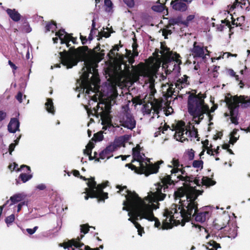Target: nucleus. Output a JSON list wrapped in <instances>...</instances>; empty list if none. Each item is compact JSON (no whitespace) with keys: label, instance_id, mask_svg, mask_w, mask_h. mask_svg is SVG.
<instances>
[{"label":"nucleus","instance_id":"nucleus-1","mask_svg":"<svg viewBox=\"0 0 250 250\" xmlns=\"http://www.w3.org/2000/svg\"><path fill=\"white\" fill-rule=\"evenodd\" d=\"M172 165L168 167H173L171 170V175L174 180V183L179 181H184V185L187 187L184 191L178 193L180 205H172L170 210L167 209L163 214L162 229H163L170 228L172 224L180 223L183 220L189 221L193 218L196 222L203 223L208 219L210 213L208 211L198 210V203L196 201L198 196L202 194L203 190L197 189L195 186L207 188L214 185L216 182L208 177H202L201 179L193 176H188L183 168L178 159L174 158L171 161Z\"/></svg>","mask_w":250,"mask_h":250},{"label":"nucleus","instance_id":"nucleus-2","mask_svg":"<svg viewBox=\"0 0 250 250\" xmlns=\"http://www.w3.org/2000/svg\"><path fill=\"white\" fill-rule=\"evenodd\" d=\"M161 182L155 184V191L152 193L151 197L146 201V203H140L136 208V219H145L148 221H155V227L159 228L161 223L159 219L154 216L153 210L159 208V201L164 200L166 197V192L169 188H172L174 185V180L172 176L167 174L161 175Z\"/></svg>","mask_w":250,"mask_h":250},{"label":"nucleus","instance_id":"nucleus-3","mask_svg":"<svg viewBox=\"0 0 250 250\" xmlns=\"http://www.w3.org/2000/svg\"><path fill=\"white\" fill-rule=\"evenodd\" d=\"M89 51L87 46L79 47L77 49L70 47L68 51L63 50L59 54L62 63L67 69L77 65L79 62H84L82 71L83 77L87 81L89 74L95 73V67L97 65L92 61H85L89 55Z\"/></svg>","mask_w":250,"mask_h":250},{"label":"nucleus","instance_id":"nucleus-4","mask_svg":"<svg viewBox=\"0 0 250 250\" xmlns=\"http://www.w3.org/2000/svg\"><path fill=\"white\" fill-rule=\"evenodd\" d=\"M187 101L188 111L195 119L196 124H199L204 119V114H208L209 106L205 103L206 95L201 92L196 94L189 92Z\"/></svg>","mask_w":250,"mask_h":250},{"label":"nucleus","instance_id":"nucleus-5","mask_svg":"<svg viewBox=\"0 0 250 250\" xmlns=\"http://www.w3.org/2000/svg\"><path fill=\"white\" fill-rule=\"evenodd\" d=\"M132 155L133 161L132 162L136 161L139 162L140 168L129 164H126L125 167H128L131 170H135L136 173H144L146 176H148L150 174L157 173L159 168V165L164 162L163 161H161L158 162L157 164H153L149 162L147 158H144L145 155L144 154L141 155L140 151L135 148L132 149Z\"/></svg>","mask_w":250,"mask_h":250},{"label":"nucleus","instance_id":"nucleus-6","mask_svg":"<svg viewBox=\"0 0 250 250\" xmlns=\"http://www.w3.org/2000/svg\"><path fill=\"white\" fill-rule=\"evenodd\" d=\"M116 188L119 189L118 192L124 196L125 198V200L123 202V205L125 207H123V209L129 211V209H127L126 207L130 206L135 213H136V208H137L138 206L140 205V203H146V201L148 200L151 197L152 193H153V192H151L147 196L142 198L135 192H132L131 191L128 190L126 186L118 185L116 186Z\"/></svg>","mask_w":250,"mask_h":250},{"label":"nucleus","instance_id":"nucleus-7","mask_svg":"<svg viewBox=\"0 0 250 250\" xmlns=\"http://www.w3.org/2000/svg\"><path fill=\"white\" fill-rule=\"evenodd\" d=\"M180 55L177 53L171 54L163 64V67L165 69L166 74L171 73L178 75L180 72V64L182 62L179 59Z\"/></svg>","mask_w":250,"mask_h":250},{"label":"nucleus","instance_id":"nucleus-8","mask_svg":"<svg viewBox=\"0 0 250 250\" xmlns=\"http://www.w3.org/2000/svg\"><path fill=\"white\" fill-rule=\"evenodd\" d=\"M120 124L115 123L113 124L114 127L123 126L127 129L132 130L136 127V121L133 115L129 109L122 112L119 116Z\"/></svg>","mask_w":250,"mask_h":250},{"label":"nucleus","instance_id":"nucleus-9","mask_svg":"<svg viewBox=\"0 0 250 250\" xmlns=\"http://www.w3.org/2000/svg\"><path fill=\"white\" fill-rule=\"evenodd\" d=\"M126 141L125 136L116 138L113 142L110 143L99 153V158L101 159H109L113 156L112 153L123 146Z\"/></svg>","mask_w":250,"mask_h":250},{"label":"nucleus","instance_id":"nucleus-10","mask_svg":"<svg viewBox=\"0 0 250 250\" xmlns=\"http://www.w3.org/2000/svg\"><path fill=\"white\" fill-rule=\"evenodd\" d=\"M81 179L84 181L88 180L87 185L88 188L89 192L91 195V197H98L101 194L104 195L105 198H108V193L103 191V188L107 186V185H104L102 184L97 185L95 181L94 177H90V178H86L83 176H80Z\"/></svg>","mask_w":250,"mask_h":250},{"label":"nucleus","instance_id":"nucleus-11","mask_svg":"<svg viewBox=\"0 0 250 250\" xmlns=\"http://www.w3.org/2000/svg\"><path fill=\"white\" fill-rule=\"evenodd\" d=\"M217 220H215L213 222L212 226L208 228L205 229L203 227L200 225L195 226V227H198L200 230H201L202 229H204L205 231L208 234L206 236V239H208L209 237L211 236L212 237L215 238L216 237L217 239L218 238V237H220L221 238V236H220V234L217 235V233L219 230H222L224 229H225V230H227L228 228L227 226L223 225H219L218 223L216 222Z\"/></svg>","mask_w":250,"mask_h":250},{"label":"nucleus","instance_id":"nucleus-12","mask_svg":"<svg viewBox=\"0 0 250 250\" xmlns=\"http://www.w3.org/2000/svg\"><path fill=\"white\" fill-rule=\"evenodd\" d=\"M57 37L53 38V41L54 43H57L58 39L61 41V44H65L67 47H69L70 44L69 42L72 41L73 43H76L77 39L71 36L70 34L66 33L64 29H61L59 31L56 32Z\"/></svg>","mask_w":250,"mask_h":250},{"label":"nucleus","instance_id":"nucleus-13","mask_svg":"<svg viewBox=\"0 0 250 250\" xmlns=\"http://www.w3.org/2000/svg\"><path fill=\"white\" fill-rule=\"evenodd\" d=\"M227 104L230 111L231 123L235 125H238V108L239 104L237 103L236 101L232 97L227 100Z\"/></svg>","mask_w":250,"mask_h":250},{"label":"nucleus","instance_id":"nucleus-14","mask_svg":"<svg viewBox=\"0 0 250 250\" xmlns=\"http://www.w3.org/2000/svg\"><path fill=\"white\" fill-rule=\"evenodd\" d=\"M190 128L191 126L190 125L187 126L186 125L185 123L182 122L176 130L174 135L175 138L178 141L180 140L181 142H183L182 139L185 140L187 138L185 135L186 137H189V135L191 134V133L190 132Z\"/></svg>","mask_w":250,"mask_h":250},{"label":"nucleus","instance_id":"nucleus-15","mask_svg":"<svg viewBox=\"0 0 250 250\" xmlns=\"http://www.w3.org/2000/svg\"><path fill=\"white\" fill-rule=\"evenodd\" d=\"M191 51L194 58H202L203 59H205L206 56L208 55L207 54H205V51L208 53H209L207 47H204L203 44H198L197 42H194L193 46L191 49Z\"/></svg>","mask_w":250,"mask_h":250},{"label":"nucleus","instance_id":"nucleus-16","mask_svg":"<svg viewBox=\"0 0 250 250\" xmlns=\"http://www.w3.org/2000/svg\"><path fill=\"white\" fill-rule=\"evenodd\" d=\"M83 236V234H81L80 237H78L77 239H73L66 244H60L59 246L63 247L64 249H67L68 250H74L73 246L79 248L80 250H83L84 244L80 242L81 239Z\"/></svg>","mask_w":250,"mask_h":250},{"label":"nucleus","instance_id":"nucleus-17","mask_svg":"<svg viewBox=\"0 0 250 250\" xmlns=\"http://www.w3.org/2000/svg\"><path fill=\"white\" fill-rule=\"evenodd\" d=\"M129 208L130 211L128 213V216L130 217L128 219V220L131 222L136 227V228L138 229V234L140 236L142 235V233H144V228L142 227L139 223L136 222V221L140 220L141 219H136V214L135 213L134 211L133 210L131 207L127 206Z\"/></svg>","mask_w":250,"mask_h":250},{"label":"nucleus","instance_id":"nucleus-18","mask_svg":"<svg viewBox=\"0 0 250 250\" xmlns=\"http://www.w3.org/2000/svg\"><path fill=\"white\" fill-rule=\"evenodd\" d=\"M26 196V195L23 192L16 193L10 197L9 200H7L3 205V207H5L8 204L9 206H11L18 203L23 202L24 201Z\"/></svg>","mask_w":250,"mask_h":250},{"label":"nucleus","instance_id":"nucleus-19","mask_svg":"<svg viewBox=\"0 0 250 250\" xmlns=\"http://www.w3.org/2000/svg\"><path fill=\"white\" fill-rule=\"evenodd\" d=\"M20 125V122L17 118H11L7 126L8 131L14 133L16 131H19Z\"/></svg>","mask_w":250,"mask_h":250},{"label":"nucleus","instance_id":"nucleus-20","mask_svg":"<svg viewBox=\"0 0 250 250\" xmlns=\"http://www.w3.org/2000/svg\"><path fill=\"white\" fill-rule=\"evenodd\" d=\"M238 104H241L242 107L247 108L250 106V96H240L232 97Z\"/></svg>","mask_w":250,"mask_h":250},{"label":"nucleus","instance_id":"nucleus-21","mask_svg":"<svg viewBox=\"0 0 250 250\" xmlns=\"http://www.w3.org/2000/svg\"><path fill=\"white\" fill-rule=\"evenodd\" d=\"M171 4L172 6L173 9L175 10L184 12L187 9V4L181 0H175L172 1Z\"/></svg>","mask_w":250,"mask_h":250},{"label":"nucleus","instance_id":"nucleus-22","mask_svg":"<svg viewBox=\"0 0 250 250\" xmlns=\"http://www.w3.org/2000/svg\"><path fill=\"white\" fill-rule=\"evenodd\" d=\"M24 168L26 169L25 171L27 172L28 174L26 173H22L20 175L19 178L20 179L23 183H25L32 178V174H29V173L31 172V169L29 166L22 165L21 167V169L24 170Z\"/></svg>","mask_w":250,"mask_h":250},{"label":"nucleus","instance_id":"nucleus-23","mask_svg":"<svg viewBox=\"0 0 250 250\" xmlns=\"http://www.w3.org/2000/svg\"><path fill=\"white\" fill-rule=\"evenodd\" d=\"M6 13L10 18L14 21H19L21 18V15L15 9L8 8L6 10Z\"/></svg>","mask_w":250,"mask_h":250},{"label":"nucleus","instance_id":"nucleus-24","mask_svg":"<svg viewBox=\"0 0 250 250\" xmlns=\"http://www.w3.org/2000/svg\"><path fill=\"white\" fill-rule=\"evenodd\" d=\"M188 77L185 75L184 78H179L175 83V87L181 90L187 85Z\"/></svg>","mask_w":250,"mask_h":250},{"label":"nucleus","instance_id":"nucleus-25","mask_svg":"<svg viewBox=\"0 0 250 250\" xmlns=\"http://www.w3.org/2000/svg\"><path fill=\"white\" fill-rule=\"evenodd\" d=\"M45 107L48 113L54 115L55 110L54 109L53 103L51 99L48 98L47 99V102L45 104Z\"/></svg>","mask_w":250,"mask_h":250},{"label":"nucleus","instance_id":"nucleus-26","mask_svg":"<svg viewBox=\"0 0 250 250\" xmlns=\"http://www.w3.org/2000/svg\"><path fill=\"white\" fill-rule=\"evenodd\" d=\"M206 247L208 250H217L218 248H221L220 244L213 240L207 243Z\"/></svg>","mask_w":250,"mask_h":250},{"label":"nucleus","instance_id":"nucleus-27","mask_svg":"<svg viewBox=\"0 0 250 250\" xmlns=\"http://www.w3.org/2000/svg\"><path fill=\"white\" fill-rule=\"evenodd\" d=\"M183 18L182 16H178L176 18H172L168 20V24L170 26L175 25L176 24H183Z\"/></svg>","mask_w":250,"mask_h":250},{"label":"nucleus","instance_id":"nucleus-28","mask_svg":"<svg viewBox=\"0 0 250 250\" xmlns=\"http://www.w3.org/2000/svg\"><path fill=\"white\" fill-rule=\"evenodd\" d=\"M97 108H94L93 109V110H94V113L92 112V111H89L88 110L87 111V113H88V115L89 116H96L97 117V118L99 117V116H102V113H103V112L104 111V109L103 108H102L101 109V111L100 112H98V110H99V109L100 108V106H99V104H97Z\"/></svg>","mask_w":250,"mask_h":250},{"label":"nucleus","instance_id":"nucleus-29","mask_svg":"<svg viewBox=\"0 0 250 250\" xmlns=\"http://www.w3.org/2000/svg\"><path fill=\"white\" fill-rule=\"evenodd\" d=\"M133 43L132 45V47L133 49V53L132 56L133 58H135L138 56L139 53L137 51V48L138 47V45L137 43V40L135 38L133 39Z\"/></svg>","mask_w":250,"mask_h":250},{"label":"nucleus","instance_id":"nucleus-30","mask_svg":"<svg viewBox=\"0 0 250 250\" xmlns=\"http://www.w3.org/2000/svg\"><path fill=\"white\" fill-rule=\"evenodd\" d=\"M57 28V24L55 22L48 23L45 26L46 32L52 31V32Z\"/></svg>","mask_w":250,"mask_h":250},{"label":"nucleus","instance_id":"nucleus-31","mask_svg":"<svg viewBox=\"0 0 250 250\" xmlns=\"http://www.w3.org/2000/svg\"><path fill=\"white\" fill-rule=\"evenodd\" d=\"M93 144H88L86 146V148L83 150V153L84 154H87L89 156L90 159H92L91 155L92 149L93 147Z\"/></svg>","mask_w":250,"mask_h":250},{"label":"nucleus","instance_id":"nucleus-32","mask_svg":"<svg viewBox=\"0 0 250 250\" xmlns=\"http://www.w3.org/2000/svg\"><path fill=\"white\" fill-rule=\"evenodd\" d=\"M228 237L231 238H235L237 235V229L235 227L230 228L228 231Z\"/></svg>","mask_w":250,"mask_h":250},{"label":"nucleus","instance_id":"nucleus-33","mask_svg":"<svg viewBox=\"0 0 250 250\" xmlns=\"http://www.w3.org/2000/svg\"><path fill=\"white\" fill-rule=\"evenodd\" d=\"M96 21H95V18L94 17L93 18V20L92 21V26H91V29L90 31V33L88 36V40L90 42L92 41L93 39V35H92V32L94 30H96Z\"/></svg>","mask_w":250,"mask_h":250},{"label":"nucleus","instance_id":"nucleus-34","mask_svg":"<svg viewBox=\"0 0 250 250\" xmlns=\"http://www.w3.org/2000/svg\"><path fill=\"white\" fill-rule=\"evenodd\" d=\"M15 219V215L12 214L7 217H6L5 219V222L7 226V227H9L12 223L14 221Z\"/></svg>","mask_w":250,"mask_h":250},{"label":"nucleus","instance_id":"nucleus-35","mask_svg":"<svg viewBox=\"0 0 250 250\" xmlns=\"http://www.w3.org/2000/svg\"><path fill=\"white\" fill-rule=\"evenodd\" d=\"M192 166L195 168H202L203 167V161L201 160H194L193 161Z\"/></svg>","mask_w":250,"mask_h":250},{"label":"nucleus","instance_id":"nucleus-36","mask_svg":"<svg viewBox=\"0 0 250 250\" xmlns=\"http://www.w3.org/2000/svg\"><path fill=\"white\" fill-rule=\"evenodd\" d=\"M86 190H87V194H85V196H84V199L85 200H88L89 197H90L91 198L90 196H91V195L89 193V190H88V188H86ZM105 196L104 195V194H101L99 197H96L97 198H100L101 199V200L102 201H104V200L105 199L104 197Z\"/></svg>","mask_w":250,"mask_h":250},{"label":"nucleus","instance_id":"nucleus-37","mask_svg":"<svg viewBox=\"0 0 250 250\" xmlns=\"http://www.w3.org/2000/svg\"><path fill=\"white\" fill-rule=\"evenodd\" d=\"M195 18L194 15H188L186 21H183V24L185 25L186 27H188V26L189 22L192 21Z\"/></svg>","mask_w":250,"mask_h":250},{"label":"nucleus","instance_id":"nucleus-38","mask_svg":"<svg viewBox=\"0 0 250 250\" xmlns=\"http://www.w3.org/2000/svg\"><path fill=\"white\" fill-rule=\"evenodd\" d=\"M152 9L157 12H161L164 10V7L163 5L160 4L157 5H154L152 7Z\"/></svg>","mask_w":250,"mask_h":250},{"label":"nucleus","instance_id":"nucleus-39","mask_svg":"<svg viewBox=\"0 0 250 250\" xmlns=\"http://www.w3.org/2000/svg\"><path fill=\"white\" fill-rule=\"evenodd\" d=\"M90 227L88 225H83L81 226V232L83 234L87 233L89 231Z\"/></svg>","mask_w":250,"mask_h":250},{"label":"nucleus","instance_id":"nucleus-40","mask_svg":"<svg viewBox=\"0 0 250 250\" xmlns=\"http://www.w3.org/2000/svg\"><path fill=\"white\" fill-rule=\"evenodd\" d=\"M123 1L129 8L133 7L135 4L134 0H123Z\"/></svg>","mask_w":250,"mask_h":250},{"label":"nucleus","instance_id":"nucleus-41","mask_svg":"<svg viewBox=\"0 0 250 250\" xmlns=\"http://www.w3.org/2000/svg\"><path fill=\"white\" fill-rule=\"evenodd\" d=\"M188 158L189 160H192L194 157V151L191 149L188 152Z\"/></svg>","mask_w":250,"mask_h":250},{"label":"nucleus","instance_id":"nucleus-42","mask_svg":"<svg viewBox=\"0 0 250 250\" xmlns=\"http://www.w3.org/2000/svg\"><path fill=\"white\" fill-rule=\"evenodd\" d=\"M22 30L26 33H29L31 31L32 29L28 23H26L23 25Z\"/></svg>","mask_w":250,"mask_h":250},{"label":"nucleus","instance_id":"nucleus-43","mask_svg":"<svg viewBox=\"0 0 250 250\" xmlns=\"http://www.w3.org/2000/svg\"><path fill=\"white\" fill-rule=\"evenodd\" d=\"M38 227L35 226L34 227L33 229H26V231L30 234L32 235L33 234L36 230L38 229Z\"/></svg>","mask_w":250,"mask_h":250},{"label":"nucleus","instance_id":"nucleus-44","mask_svg":"<svg viewBox=\"0 0 250 250\" xmlns=\"http://www.w3.org/2000/svg\"><path fill=\"white\" fill-rule=\"evenodd\" d=\"M27 205V203L25 201H23V202H21L18 204L17 205V212H19L21 210L22 207L24 206Z\"/></svg>","mask_w":250,"mask_h":250},{"label":"nucleus","instance_id":"nucleus-45","mask_svg":"<svg viewBox=\"0 0 250 250\" xmlns=\"http://www.w3.org/2000/svg\"><path fill=\"white\" fill-rule=\"evenodd\" d=\"M217 107L213 106L210 109H209L208 114H208H206L208 117L209 121H211L212 119V116L210 115V113L213 112L216 109Z\"/></svg>","mask_w":250,"mask_h":250},{"label":"nucleus","instance_id":"nucleus-46","mask_svg":"<svg viewBox=\"0 0 250 250\" xmlns=\"http://www.w3.org/2000/svg\"><path fill=\"white\" fill-rule=\"evenodd\" d=\"M6 116L7 114L5 112L2 110H0V122L4 120L6 118Z\"/></svg>","mask_w":250,"mask_h":250},{"label":"nucleus","instance_id":"nucleus-47","mask_svg":"<svg viewBox=\"0 0 250 250\" xmlns=\"http://www.w3.org/2000/svg\"><path fill=\"white\" fill-rule=\"evenodd\" d=\"M22 93L21 92H19L17 95L16 96V99L19 102V103H21L22 101Z\"/></svg>","mask_w":250,"mask_h":250},{"label":"nucleus","instance_id":"nucleus-48","mask_svg":"<svg viewBox=\"0 0 250 250\" xmlns=\"http://www.w3.org/2000/svg\"><path fill=\"white\" fill-rule=\"evenodd\" d=\"M94 137H95L96 141H101L103 139V135L101 133L100 134H94Z\"/></svg>","mask_w":250,"mask_h":250},{"label":"nucleus","instance_id":"nucleus-49","mask_svg":"<svg viewBox=\"0 0 250 250\" xmlns=\"http://www.w3.org/2000/svg\"><path fill=\"white\" fill-rule=\"evenodd\" d=\"M8 64L10 66V67L13 69V72L14 74L15 73V70H16L17 69V67L16 66V65L10 60L8 61Z\"/></svg>","mask_w":250,"mask_h":250},{"label":"nucleus","instance_id":"nucleus-50","mask_svg":"<svg viewBox=\"0 0 250 250\" xmlns=\"http://www.w3.org/2000/svg\"><path fill=\"white\" fill-rule=\"evenodd\" d=\"M46 187L44 184H40L36 187V189L40 190H43L46 188Z\"/></svg>","mask_w":250,"mask_h":250},{"label":"nucleus","instance_id":"nucleus-51","mask_svg":"<svg viewBox=\"0 0 250 250\" xmlns=\"http://www.w3.org/2000/svg\"><path fill=\"white\" fill-rule=\"evenodd\" d=\"M16 145L14 143H12L10 145L9 147V151L10 154H12V152L14 150L15 147Z\"/></svg>","mask_w":250,"mask_h":250},{"label":"nucleus","instance_id":"nucleus-52","mask_svg":"<svg viewBox=\"0 0 250 250\" xmlns=\"http://www.w3.org/2000/svg\"><path fill=\"white\" fill-rule=\"evenodd\" d=\"M80 39L81 40L82 43V44L83 45H84V44L86 43L87 40L86 37H84V36H83L82 35H81L80 36Z\"/></svg>","mask_w":250,"mask_h":250},{"label":"nucleus","instance_id":"nucleus-53","mask_svg":"<svg viewBox=\"0 0 250 250\" xmlns=\"http://www.w3.org/2000/svg\"><path fill=\"white\" fill-rule=\"evenodd\" d=\"M83 250H100V249L99 248H96L95 249H91L89 247L84 245Z\"/></svg>","mask_w":250,"mask_h":250},{"label":"nucleus","instance_id":"nucleus-54","mask_svg":"<svg viewBox=\"0 0 250 250\" xmlns=\"http://www.w3.org/2000/svg\"><path fill=\"white\" fill-rule=\"evenodd\" d=\"M192 128L193 129V130L190 131V132L191 133V135H189V136L192 137L193 136H195L196 133H197V131H196L194 126H192Z\"/></svg>","mask_w":250,"mask_h":250},{"label":"nucleus","instance_id":"nucleus-55","mask_svg":"<svg viewBox=\"0 0 250 250\" xmlns=\"http://www.w3.org/2000/svg\"><path fill=\"white\" fill-rule=\"evenodd\" d=\"M230 19L232 20V24L234 25H236V26H240V23H238L237 22H235V21L233 20V17L230 15Z\"/></svg>","mask_w":250,"mask_h":250},{"label":"nucleus","instance_id":"nucleus-56","mask_svg":"<svg viewBox=\"0 0 250 250\" xmlns=\"http://www.w3.org/2000/svg\"><path fill=\"white\" fill-rule=\"evenodd\" d=\"M73 175L76 177H79L80 176V172L77 170H74L73 171Z\"/></svg>","mask_w":250,"mask_h":250},{"label":"nucleus","instance_id":"nucleus-57","mask_svg":"<svg viewBox=\"0 0 250 250\" xmlns=\"http://www.w3.org/2000/svg\"><path fill=\"white\" fill-rule=\"evenodd\" d=\"M224 25H222L221 24L217 25V29L218 31H222L223 30L224 28Z\"/></svg>","mask_w":250,"mask_h":250},{"label":"nucleus","instance_id":"nucleus-58","mask_svg":"<svg viewBox=\"0 0 250 250\" xmlns=\"http://www.w3.org/2000/svg\"><path fill=\"white\" fill-rule=\"evenodd\" d=\"M237 138L236 137L233 136V138H232L231 140H230V143L234 144V143H235L237 141Z\"/></svg>","mask_w":250,"mask_h":250},{"label":"nucleus","instance_id":"nucleus-59","mask_svg":"<svg viewBox=\"0 0 250 250\" xmlns=\"http://www.w3.org/2000/svg\"><path fill=\"white\" fill-rule=\"evenodd\" d=\"M222 21V23H226V25L228 26V27H229L230 26V22L228 20H226V21Z\"/></svg>","mask_w":250,"mask_h":250},{"label":"nucleus","instance_id":"nucleus-60","mask_svg":"<svg viewBox=\"0 0 250 250\" xmlns=\"http://www.w3.org/2000/svg\"><path fill=\"white\" fill-rule=\"evenodd\" d=\"M219 68H220V67L218 66L213 65V69L212 72H217V71L219 69Z\"/></svg>","mask_w":250,"mask_h":250},{"label":"nucleus","instance_id":"nucleus-61","mask_svg":"<svg viewBox=\"0 0 250 250\" xmlns=\"http://www.w3.org/2000/svg\"><path fill=\"white\" fill-rule=\"evenodd\" d=\"M129 156H125L120 155L119 156L116 157L115 159H118L119 157H122V160L124 161V160H126V157H129Z\"/></svg>","mask_w":250,"mask_h":250},{"label":"nucleus","instance_id":"nucleus-62","mask_svg":"<svg viewBox=\"0 0 250 250\" xmlns=\"http://www.w3.org/2000/svg\"><path fill=\"white\" fill-rule=\"evenodd\" d=\"M103 36L105 38H108L110 36V34L107 32L104 31L103 33Z\"/></svg>","mask_w":250,"mask_h":250},{"label":"nucleus","instance_id":"nucleus-63","mask_svg":"<svg viewBox=\"0 0 250 250\" xmlns=\"http://www.w3.org/2000/svg\"><path fill=\"white\" fill-rule=\"evenodd\" d=\"M229 74L231 76H235V72H234V71L232 69L230 70H229Z\"/></svg>","mask_w":250,"mask_h":250},{"label":"nucleus","instance_id":"nucleus-64","mask_svg":"<svg viewBox=\"0 0 250 250\" xmlns=\"http://www.w3.org/2000/svg\"><path fill=\"white\" fill-rule=\"evenodd\" d=\"M199 68H200V65L198 63L195 65L194 67V70H198Z\"/></svg>","mask_w":250,"mask_h":250}]
</instances>
